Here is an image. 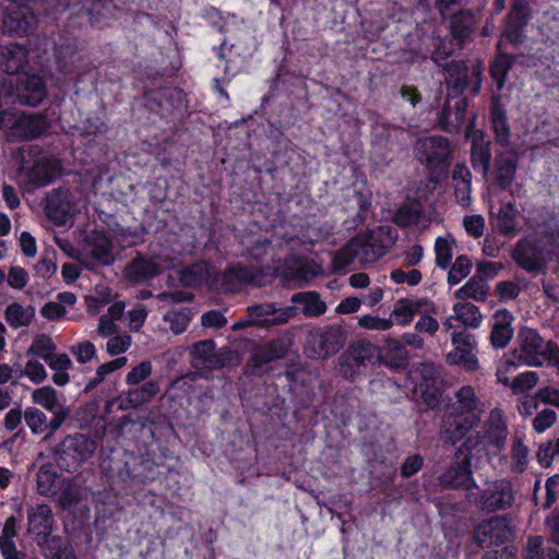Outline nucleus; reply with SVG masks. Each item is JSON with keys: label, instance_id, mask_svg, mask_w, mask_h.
<instances>
[{"label": "nucleus", "instance_id": "44", "mask_svg": "<svg viewBox=\"0 0 559 559\" xmlns=\"http://www.w3.org/2000/svg\"><path fill=\"white\" fill-rule=\"evenodd\" d=\"M516 209L509 202L501 206L496 218V225L501 235L508 236L515 230Z\"/></svg>", "mask_w": 559, "mask_h": 559}, {"label": "nucleus", "instance_id": "14", "mask_svg": "<svg viewBox=\"0 0 559 559\" xmlns=\"http://www.w3.org/2000/svg\"><path fill=\"white\" fill-rule=\"evenodd\" d=\"M193 365L199 369H221L231 359V353L226 349H216L213 340H204L193 344Z\"/></svg>", "mask_w": 559, "mask_h": 559}, {"label": "nucleus", "instance_id": "62", "mask_svg": "<svg viewBox=\"0 0 559 559\" xmlns=\"http://www.w3.org/2000/svg\"><path fill=\"white\" fill-rule=\"evenodd\" d=\"M538 381V374L534 371H527L520 373L513 379L512 389L515 392H524L536 385Z\"/></svg>", "mask_w": 559, "mask_h": 559}, {"label": "nucleus", "instance_id": "35", "mask_svg": "<svg viewBox=\"0 0 559 559\" xmlns=\"http://www.w3.org/2000/svg\"><path fill=\"white\" fill-rule=\"evenodd\" d=\"M36 544L45 559H75L73 548L60 536H48Z\"/></svg>", "mask_w": 559, "mask_h": 559}, {"label": "nucleus", "instance_id": "43", "mask_svg": "<svg viewBox=\"0 0 559 559\" xmlns=\"http://www.w3.org/2000/svg\"><path fill=\"white\" fill-rule=\"evenodd\" d=\"M80 60V56L72 45L59 46L56 49V61L58 69L63 74H71L76 69V62Z\"/></svg>", "mask_w": 559, "mask_h": 559}, {"label": "nucleus", "instance_id": "7", "mask_svg": "<svg viewBox=\"0 0 559 559\" xmlns=\"http://www.w3.org/2000/svg\"><path fill=\"white\" fill-rule=\"evenodd\" d=\"M380 357V348L370 342L356 341L341 355L338 371L347 380H354L374 365Z\"/></svg>", "mask_w": 559, "mask_h": 559}, {"label": "nucleus", "instance_id": "13", "mask_svg": "<svg viewBox=\"0 0 559 559\" xmlns=\"http://www.w3.org/2000/svg\"><path fill=\"white\" fill-rule=\"evenodd\" d=\"M37 25V17L28 7L12 5L5 9L3 16V33L23 37L33 33Z\"/></svg>", "mask_w": 559, "mask_h": 559}, {"label": "nucleus", "instance_id": "1", "mask_svg": "<svg viewBox=\"0 0 559 559\" xmlns=\"http://www.w3.org/2000/svg\"><path fill=\"white\" fill-rule=\"evenodd\" d=\"M455 401L447 404L441 417L440 439L454 445L481 421L484 403L471 385H464L454 393Z\"/></svg>", "mask_w": 559, "mask_h": 559}, {"label": "nucleus", "instance_id": "18", "mask_svg": "<svg viewBox=\"0 0 559 559\" xmlns=\"http://www.w3.org/2000/svg\"><path fill=\"white\" fill-rule=\"evenodd\" d=\"M424 376L420 382L414 389V395L421 401L428 408L435 409L441 403L442 389L441 381L436 376L437 370L432 365H424Z\"/></svg>", "mask_w": 559, "mask_h": 559}, {"label": "nucleus", "instance_id": "60", "mask_svg": "<svg viewBox=\"0 0 559 559\" xmlns=\"http://www.w3.org/2000/svg\"><path fill=\"white\" fill-rule=\"evenodd\" d=\"M358 324L368 330L385 331L391 329L392 320L391 318L382 319L376 316L366 314L359 318Z\"/></svg>", "mask_w": 559, "mask_h": 559}, {"label": "nucleus", "instance_id": "34", "mask_svg": "<svg viewBox=\"0 0 559 559\" xmlns=\"http://www.w3.org/2000/svg\"><path fill=\"white\" fill-rule=\"evenodd\" d=\"M379 359L392 369H405L408 365L409 356L404 344L397 340L389 338L380 348Z\"/></svg>", "mask_w": 559, "mask_h": 559}, {"label": "nucleus", "instance_id": "23", "mask_svg": "<svg viewBox=\"0 0 559 559\" xmlns=\"http://www.w3.org/2000/svg\"><path fill=\"white\" fill-rule=\"evenodd\" d=\"M518 169V156L514 150L497 152L495 158L493 176L497 186L507 190L512 186Z\"/></svg>", "mask_w": 559, "mask_h": 559}, {"label": "nucleus", "instance_id": "29", "mask_svg": "<svg viewBox=\"0 0 559 559\" xmlns=\"http://www.w3.org/2000/svg\"><path fill=\"white\" fill-rule=\"evenodd\" d=\"M60 174L59 162L52 157L43 156L34 162L27 171L28 180L35 186H46Z\"/></svg>", "mask_w": 559, "mask_h": 559}, {"label": "nucleus", "instance_id": "26", "mask_svg": "<svg viewBox=\"0 0 559 559\" xmlns=\"http://www.w3.org/2000/svg\"><path fill=\"white\" fill-rule=\"evenodd\" d=\"M163 271L160 264L152 259L138 254L124 267L126 277L134 283H142L154 278Z\"/></svg>", "mask_w": 559, "mask_h": 559}, {"label": "nucleus", "instance_id": "11", "mask_svg": "<svg viewBox=\"0 0 559 559\" xmlns=\"http://www.w3.org/2000/svg\"><path fill=\"white\" fill-rule=\"evenodd\" d=\"M249 324L270 329L287 323L297 316V307L277 308L273 302L258 304L247 308Z\"/></svg>", "mask_w": 559, "mask_h": 559}, {"label": "nucleus", "instance_id": "33", "mask_svg": "<svg viewBox=\"0 0 559 559\" xmlns=\"http://www.w3.org/2000/svg\"><path fill=\"white\" fill-rule=\"evenodd\" d=\"M13 128L24 139H36L46 132L48 123L41 114H23L15 120Z\"/></svg>", "mask_w": 559, "mask_h": 559}, {"label": "nucleus", "instance_id": "4", "mask_svg": "<svg viewBox=\"0 0 559 559\" xmlns=\"http://www.w3.org/2000/svg\"><path fill=\"white\" fill-rule=\"evenodd\" d=\"M94 442L83 433L67 436L51 449L57 465L69 473L75 472L94 452Z\"/></svg>", "mask_w": 559, "mask_h": 559}, {"label": "nucleus", "instance_id": "50", "mask_svg": "<svg viewBox=\"0 0 559 559\" xmlns=\"http://www.w3.org/2000/svg\"><path fill=\"white\" fill-rule=\"evenodd\" d=\"M24 419L32 433L40 435L47 430V416L36 407H26Z\"/></svg>", "mask_w": 559, "mask_h": 559}, {"label": "nucleus", "instance_id": "15", "mask_svg": "<svg viewBox=\"0 0 559 559\" xmlns=\"http://www.w3.org/2000/svg\"><path fill=\"white\" fill-rule=\"evenodd\" d=\"M452 342L455 349L448 354L447 360L450 364H459L467 371H475L479 368L478 359L474 354L476 341L474 335L466 331L453 333Z\"/></svg>", "mask_w": 559, "mask_h": 559}, {"label": "nucleus", "instance_id": "8", "mask_svg": "<svg viewBox=\"0 0 559 559\" xmlns=\"http://www.w3.org/2000/svg\"><path fill=\"white\" fill-rule=\"evenodd\" d=\"M114 245L111 239L104 233L94 231L85 237L83 249L70 253L84 267L96 270L99 266L111 265L115 262Z\"/></svg>", "mask_w": 559, "mask_h": 559}, {"label": "nucleus", "instance_id": "61", "mask_svg": "<svg viewBox=\"0 0 559 559\" xmlns=\"http://www.w3.org/2000/svg\"><path fill=\"white\" fill-rule=\"evenodd\" d=\"M28 273L21 266H11L8 272L7 283L13 289H22L26 286Z\"/></svg>", "mask_w": 559, "mask_h": 559}, {"label": "nucleus", "instance_id": "9", "mask_svg": "<svg viewBox=\"0 0 559 559\" xmlns=\"http://www.w3.org/2000/svg\"><path fill=\"white\" fill-rule=\"evenodd\" d=\"M384 254L376 236L367 233L355 237L340 249L335 255V263L338 267H346L356 260L365 263L374 262Z\"/></svg>", "mask_w": 559, "mask_h": 559}, {"label": "nucleus", "instance_id": "32", "mask_svg": "<svg viewBox=\"0 0 559 559\" xmlns=\"http://www.w3.org/2000/svg\"><path fill=\"white\" fill-rule=\"evenodd\" d=\"M431 306L432 304L427 299H399L391 312V319L393 318L399 324H407L416 313H427Z\"/></svg>", "mask_w": 559, "mask_h": 559}, {"label": "nucleus", "instance_id": "28", "mask_svg": "<svg viewBox=\"0 0 559 559\" xmlns=\"http://www.w3.org/2000/svg\"><path fill=\"white\" fill-rule=\"evenodd\" d=\"M491 158L490 140H485L483 132L474 133L471 145V162L474 169H479L484 178L489 174Z\"/></svg>", "mask_w": 559, "mask_h": 559}, {"label": "nucleus", "instance_id": "46", "mask_svg": "<svg viewBox=\"0 0 559 559\" xmlns=\"http://www.w3.org/2000/svg\"><path fill=\"white\" fill-rule=\"evenodd\" d=\"M486 442L487 440L483 431H475L464 439L455 454H457V457H468L469 462H472L473 451H480L485 448Z\"/></svg>", "mask_w": 559, "mask_h": 559}, {"label": "nucleus", "instance_id": "51", "mask_svg": "<svg viewBox=\"0 0 559 559\" xmlns=\"http://www.w3.org/2000/svg\"><path fill=\"white\" fill-rule=\"evenodd\" d=\"M189 310L187 308H182L178 311H168L164 314V321L169 323V329L175 334H181L186 331L189 322L190 316Z\"/></svg>", "mask_w": 559, "mask_h": 559}, {"label": "nucleus", "instance_id": "5", "mask_svg": "<svg viewBox=\"0 0 559 559\" xmlns=\"http://www.w3.org/2000/svg\"><path fill=\"white\" fill-rule=\"evenodd\" d=\"M512 356L520 364L543 366L554 357L552 344L545 342L537 331L522 328L516 336V346Z\"/></svg>", "mask_w": 559, "mask_h": 559}, {"label": "nucleus", "instance_id": "39", "mask_svg": "<svg viewBox=\"0 0 559 559\" xmlns=\"http://www.w3.org/2000/svg\"><path fill=\"white\" fill-rule=\"evenodd\" d=\"M515 56H511L504 52L498 53L490 63L489 73L491 79L495 81L497 88L502 90L508 72L512 64L515 62Z\"/></svg>", "mask_w": 559, "mask_h": 559}, {"label": "nucleus", "instance_id": "54", "mask_svg": "<svg viewBox=\"0 0 559 559\" xmlns=\"http://www.w3.org/2000/svg\"><path fill=\"white\" fill-rule=\"evenodd\" d=\"M56 480V473L51 471V468L47 465H43L38 472L36 477L37 490L43 496H49L52 493V488Z\"/></svg>", "mask_w": 559, "mask_h": 559}, {"label": "nucleus", "instance_id": "16", "mask_svg": "<svg viewBox=\"0 0 559 559\" xmlns=\"http://www.w3.org/2000/svg\"><path fill=\"white\" fill-rule=\"evenodd\" d=\"M530 20V5L526 0H513L508 14L502 38L511 45L522 43L524 28Z\"/></svg>", "mask_w": 559, "mask_h": 559}, {"label": "nucleus", "instance_id": "64", "mask_svg": "<svg viewBox=\"0 0 559 559\" xmlns=\"http://www.w3.org/2000/svg\"><path fill=\"white\" fill-rule=\"evenodd\" d=\"M544 538L542 536H531L526 544V559H544Z\"/></svg>", "mask_w": 559, "mask_h": 559}, {"label": "nucleus", "instance_id": "48", "mask_svg": "<svg viewBox=\"0 0 559 559\" xmlns=\"http://www.w3.org/2000/svg\"><path fill=\"white\" fill-rule=\"evenodd\" d=\"M472 266V260L467 255H459L449 270V285L453 286L459 284L463 278H465L471 273Z\"/></svg>", "mask_w": 559, "mask_h": 559}, {"label": "nucleus", "instance_id": "31", "mask_svg": "<svg viewBox=\"0 0 559 559\" xmlns=\"http://www.w3.org/2000/svg\"><path fill=\"white\" fill-rule=\"evenodd\" d=\"M27 52L17 43L0 45V68L8 74L19 73L26 62Z\"/></svg>", "mask_w": 559, "mask_h": 559}, {"label": "nucleus", "instance_id": "47", "mask_svg": "<svg viewBox=\"0 0 559 559\" xmlns=\"http://www.w3.org/2000/svg\"><path fill=\"white\" fill-rule=\"evenodd\" d=\"M32 399L35 404L43 406L49 412L63 407V405L58 402L56 390L51 386H41L34 390Z\"/></svg>", "mask_w": 559, "mask_h": 559}, {"label": "nucleus", "instance_id": "59", "mask_svg": "<svg viewBox=\"0 0 559 559\" xmlns=\"http://www.w3.org/2000/svg\"><path fill=\"white\" fill-rule=\"evenodd\" d=\"M469 83L468 76L447 79V97L451 99H462V94Z\"/></svg>", "mask_w": 559, "mask_h": 559}, {"label": "nucleus", "instance_id": "21", "mask_svg": "<svg viewBox=\"0 0 559 559\" xmlns=\"http://www.w3.org/2000/svg\"><path fill=\"white\" fill-rule=\"evenodd\" d=\"M489 118L496 142L503 147H509L511 129L506 107L499 95H493L490 99Z\"/></svg>", "mask_w": 559, "mask_h": 559}, {"label": "nucleus", "instance_id": "17", "mask_svg": "<svg viewBox=\"0 0 559 559\" xmlns=\"http://www.w3.org/2000/svg\"><path fill=\"white\" fill-rule=\"evenodd\" d=\"M467 106V98H445L443 105L437 114V120L440 128L447 133L457 134L465 122Z\"/></svg>", "mask_w": 559, "mask_h": 559}, {"label": "nucleus", "instance_id": "56", "mask_svg": "<svg viewBox=\"0 0 559 559\" xmlns=\"http://www.w3.org/2000/svg\"><path fill=\"white\" fill-rule=\"evenodd\" d=\"M234 266L236 277L240 285L242 284H260L262 277L261 272L253 266L242 265L237 263Z\"/></svg>", "mask_w": 559, "mask_h": 559}, {"label": "nucleus", "instance_id": "20", "mask_svg": "<svg viewBox=\"0 0 559 559\" xmlns=\"http://www.w3.org/2000/svg\"><path fill=\"white\" fill-rule=\"evenodd\" d=\"M73 210L72 194L67 188L53 189L47 197L46 213L50 221L63 225Z\"/></svg>", "mask_w": 559, "mask_h": 559}, {"label": "nucleus", "instance_id": "37", "mask_svg": "<svg viewBox=\"0 0 559 559\" xmlns=\"http://www.w3.org/2000/svg\"><path fill=\"white\" fill-rule=\"evenodd\" d=\"M489 286L481 275H474L467 283L455 292V298L460 300L472 298L484 301L488 296Z\"/></svg>", "mask_w": 559, "mask_h": 559}, {"label": "nucleus", "instance_id": "24", "mask_svg": "<svg viewBox=\"0 0 559 559\" xmlns=\"http://www.w3.org/2000/svg\"><path fill=\"white\" fill-rule=\"evenodd\" d=\"M288 349L289 343L284 338H275L258 345L252 350L250 365L253 368H261L269 362L284 358Z\"/></svg>", "mask_w": 559, "mask_h": 559}, {"label": "nucleus", "instance_id": "45", "mask_svg": "<svg viewBox=\"0 0 559 559\" xmlns=\"http://www.w3.org/2000/svg\"><path fill=\"white\" fill-rule=\"evenodd\" d=\"M455 319L464 325L477 328L480 324L481 316L478 308L471 302L456 304L453 307Z\"/></svg>", "mask_w": 559, "mask_h": 559}, {"label": "nucleus", "instance_id": "41", "mask_svg": "<svg viewBox=\"0 0 559 559\" xmlns=\"http://www.w3.org/2000/svg\"><path fill=\"white\" fill-rule=\"evenodd\" d=\"M34 314L35 309L33 307L24 308L17 302L9 305L5 309V320L13 329L28 325Z\"/></svg>", "mask_w": 559, "mask_h": 559}, {"label": "nucleus", "instance_id": "10", "mask_svg": "<svg viewBox=\"0 0 559 559\" xmlns=\"http://www.w3.org/2000/svg\"><path fill=\"white\" fill-rule=\"evenodd\" d=\"M514 537V530L508 515H496L483 520L474 530L473 538L481 548L502 546Z\"/></svg>", "mask_w": 559, "mask_h": 559}, {"label": "nucleus", "instance_id": "58", "mask_svg": "<svg viewBox=\"0 0 559 559\" xmlns=\"http://www.w3.org/2000/svg\"><path fill=\"white\" fill-rule=\"evenodd\" d=\"M557 419V414L551 408H544L539 411L533 420V427L537 432H543L551 427Z\"/></svg>", "mask_w": 559, "mask_h": 559}, {"label": "nucleus", "instance_id": "2", "mask_svg": "<svg viewBox=\"0 0 559 559\" xmlns=\"http://www.w3.org/2000/svg\"><path fill=\"white\" fill-rule=\"evenodd\" d=\"M519 490L509 478H499L485 484L478 493L467 492L466 499L479 510L493 513L515 507Z\"/></svg>", "mask_w": 559, "mask_h": 559}, {"label": "nucleus", "instance_id": "27", "mask_svg": "<svg viewBox=\"0 0 559 559\" xmlns=\"http://www.w3.org/2000/svg\"><path fill=\"white\" fill-rule=\"evenodd\" d=\"M485 438L489 445L501 450L507 441L508 428L502 412L498 408L490 411L487 420L484 424Z\"/></svg>", "mask_w": 559, "mask_h": 559}, {"label": "nucleus", "instance_id": "42", "mask_svg": "<svg viewBox=\"0 0 559 559\" xmlns=\"http://www.w3.org/2000/svg\"><path fill=\"white\" fill-rule=\"evenodd\" d=\"M421 213V204L417 201H412L403 204L396 211L393 222L401 227L416 225L419 222Z\"/></svg>", "mask_w": 559, "mask_h": 559}, {"label": "nucleus", "instance_id": "53", "mask_svg": "<svg viewBox=\"0 0 559 559\" xmlns=\"http://www.w3.org/2000/svg\"><path fill=\"white\" fill-rule=\"evenodd\" d=\"M556 456H559V437L539 444L536 457L543 466H550Z\"/></svg>", "mask_w": 559, "mask_h": 559}, {"label": "nucleus", "instance_id": "22", "mask_svg": "<svg viewBox=\"0 0 559 559\" xmlns=\"http://www.w3.org/2000/svg\"><path fill=\"white\" fill-rule=\"evenodd\" d=\"M46 95L44 80L39 75L33 74L17 84L15 102L23 106L36 107L45 99Z\"/></svg>", "mask_w": 559, "mask_h": 559}, {"label": "nucleus", "instance_id": "6", "mask_svg": "<svg viewBox=\"0 0 559 559\" xmlns=\"http://www.w3.org/2000/svg\"><path fill=\"white\" fill-rule=\"evenodd\" d=\"M452 151L450 141L440 135L418 139L414 146L415 157L433 174L448 170Z\"/></svg>", "mask_w": 559, "mask_h": 559}, {"label": "nucleus", "instance_id": "63", "mask_svg": "<svg viewBox=\"0 0 559 559\" xmlns=\"http://www.w3.org/2000/svg\"><path fill=\"white\" fill-rule=\"evenodd\" d=\"M81 500L80 491L76 487L68 485L59 496V504L63 510H71Z\"/></svg>", "mask_w": 559, "mask_h": 559}, {"label": "nucleus", "instance_id": "25", "mask_svg": "<svg viewBox=\"0 0 559 559\" xmlns=\"http://www.w3.org/2000/svg\"><path fill=\"white\" fill-rule=\"evenodd\" d=\"M28 533L34 535L36 543L51 535L53 515L50 507L39 504L28 511Z\"/></svg>", "mask_w": 559, "mask_h": 559}, {"label": "nucleus", "instance_id": "57", "mask_svg": "<svg viewBox=\"0 0 559 559\" xmlns=\"http://www.w3.org/2000/svg\"><path fill=\"white\" fill-rule=\"evenodd\" d=\"M152 373V364L148 360H144L127 374V383L130 385H136L140 382L144 381Z\"/></svg>", "mask_w": 559, "mask_h": 559}, {"label": "nucleus", "instance_id": "49", "mask_svg": "<svg viewBox=\"0 0 559 559\" xmlns=\"http://www.w3.org/2000/svg\"><path fill=\"white\" fill-rule=\"evenodd\" d=\"M453 243V238L439 237L436 240V264L443 270L448 269L451 264Z\"/></svg>", "mask_w": 559, "mask_h": 559}, {"label": "nucleus", "instance_id": "36", "mask_svg": "<svg viewBox=\"0 0 559 559\" xmlns=\"http://www.w3.org/2000/svg\"><path fill=\"white\" fill-rule=\"evenodd\" d=\"M290 300L295 305H302V313L306 317H319L326 311V304L317 292L296 293Z\"/></svg>", "mask_w": 559, "mask_h": 559}, {"label": "nucleus", "instance_id": "19", "mask_svg": "<svg viewBox=\"0 0 559 559\" xmlns=\"http://www.w3.org/2000/svg\"><path fill=\"white\" fill-rule=\"evenodd\" d=\"M512 259L528 273L539 272L546 265L544 249L533 240H520L513 252Z\"/></svg>", "mask_w": 559, "mask_h": 559}, {"label": "nucleus", "instance_id": "38", "mask_svg": "<svg viewBox=\"0 0 559 559\" xmlns=\"http://www.w3.org/2000/svg\"><path fill=\"white\" fill-rule=\"evenodd\" d=\"M210 276L209 264L204 261L194 263L180 271L179 281L185 287H197L205 284Z\"/></svg>", "mask_w": 559, "mask_h": 559}, {"label": "nucleus", "instance_id": "30", "mask_svg": "<svg viewBox=\"0 0 559 559\" xmlns=\"http://www.w3.org/2000/svg\"><path fill=\"white\" fill-rule=\"evenodd\" d=\"M512 314L507 309L495 312L490 342L496 348H504L513 336Z\"/></svg>", "mask_w": 559, "mask_h": 559}, {"label": "nucleus", "instance_id": "12", "mask_svg": "<svg viewBox=\"0 0 559 559\" xmlns=\"http://www.w3.org/2000/svg\"><path fill=\"white\" fill-rule=\"evenodd\" d=\"M439 485L445 489H464L469 492L478 488L473 478L472 462L468 457H457L454 453L451 464L438 478Z\"/></svg>", "mask_w": 559, "mask_h": 559}, {"label": "nucleus", "instance_id": "40", "mask_svg": "<svg viewBox=\"0 0 559 559\" xmlns=\"http://www.w3.org/2000/svg\"><path fill=\"white\" fill-rule=\"evenodd\" d=\"M474 27V15L469 12H459L453 14L451 20L452 37L461 45L467 37H469Z\"/></svg>", "mask_w": 559, "mask_h": 559}, {"label": "nucleus", "instance_id": "52", "mask_svg": "<svg viewBox=\"0 0 559 559\" xmlns=\"http://www.w3.org/2000/svg\"><path fill=\"white\" fill-rule=\"evenodd\" d=\"M55 350L56 345L51 337L46 334H39L34 338L27 354L37 355L44 360H47Z\"/></svg>", "mask_w": 559, "mask_h": 559}, {"label": "nucleus", "instance_id": "3", "mask_svg": "<svg viewBox=\"0 0 559 559\" xmlns=\"http://www.w3.org/2000/svg\"><path fill=\"white\" fill-rule=\"evenodd\" d=\"M347 331L338 324L311 329L306 336L305 353L312 359H328L346 343Z\"/></svg>", "mask_w": 559, "mask_h": 559}, {"label": "nucleus", "instance_id": "55", "mask_svg": "<svg viewBox=\"0 0 559 559\" xmlns=\"http://www.w3.org/2000/svg\"><path fill=\"white\" fill-rule=\"evenodd\" d=\"M369 233L376 236L379 246H381V249H383L384 253H386L388 250L394 246L399 237L397 230L392 226H379L377 230Z\"/></svg>", "mask_w": 559, "mask_h": 559}]
</instances>
